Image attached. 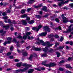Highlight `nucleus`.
I'll return each instance as SVG.
<instances>
[{
    "mask_svg": "<svg viewBox=\"0 0 73 73\" xmlns=\"http://www.w3.org/2000/svg\"><path fill=\"white\" fill-rule=\"evenodd\" d=\"M69 1H70V0H67L65 2H64L63 1L62 2H60L58 4L59 6L60 7H61L62 4V5H64L65 4H67L68 3H69Z\"/></svg>",
    "mask_w": 73,
    "mask_h": 73,
    "instance_id": "obj_10",
    "label": "nucleus"
},
{
    "mask_svg": "<svg viewBox=\"0 0 73 73\" xmlns=\"http://www.w3.org/2000/svg\"><path fill=\"white\" fill-rule=\"evenodd\" d=\"M28 69V67H26L25 68H24L23 69H21V72H25V70H27Z\"/></svg>",
    "mask_w": 73,
    "mask_h": 73,
    "instance_id": "obj_20",
    "label": "nucleus"
},
{
    "mask_svg": "<svg viewBox=\"0 0 73 73\" xmlns=\"http://www.w3.org/2000/svg\"><path fill=\"white\" fill-rule=\"evenodd\" d=\"M46 63V61H44L43 62L42 64V65H44L45 66H47V67H49V68H50V67H51V66H54L55 65H56V64L54 63H51L49 64H47Z\"/></svg>",
    "mask_w": 73,
    "mask_h": 73,
    "instance_id": "obj_4",
    "label": "nucleus"
},
{
    "mask_svg": "<svg viewBox=\"0 0 73 73\" xmlns=\"http://www.w3.org/2000/svg\"><path fill=\"white\" fill-rule=\"evenodd\" d=\"M8 22L9 24H11L12 23V22H11V21L10 20L8 19Z\"/></svg>",
    "mask_w": 73,
    "mask_h": 73,
    "instance_id": "obj_43",
    "label": "nucleus"
},
{
    "mask_svg": "<svg viewBox=\"0 0 73 73\" xmlns=\"http://www.w3.org/2000/svg\"><path fill=\"white\" fill-rule=\"evenodd\" d=\"M59 45V44L58 43H56L55 45V46L56 47L57 46V45Z\"/></svg>",
    "mask_w": 73,
    "mask_h": 73,
    "instance_id": "obj_44",
    "label": "nucleus"
},
{
    "mask_svg": "<svg viewBox=\"0 0 73 73\" xmlns=\"http://www.w3.org/2000/svg\"><path fill=\"white\" fill-rule=\"evenodd\" d=\"M13 24H16V23H17L16 22H15V21H13Z\"/></svg>",
    "mask_w": 73,
    "mask_h": 73,
    "instance_id": "obj_62",
    "label": "nucleus"
},
{
    "mask_svg": "<svg viewBox=\"0 0 73 73\" xmlns=\"http://www.w3.org/2000/svg\"><path fill=\"white\" fill-rule=\"evenodd\" d=\"M16 72H21V69L19 70H16Z\"/></svg>",
    "mask_w": 73,
    "mask_h": 73,
    "instance_id": "obj_51",
    "label": "nucleus"
},
{
    "mask_svg": "<svg viewBox=\"0 0 73 73\" xmlns=\"http://www.w3.org/2000/svg\"><path fill=\"white\" fill-rule=\"evenodd\" d=\"M48 37L49 38H50V37H53V35H48Z\"/></svg>",
    "mask_w": 73,
    "mask_h": 73,
    "instance_id": "obj_33",
    "label": "nucleus"
},
{
    "mask_svg": "<svg viewBox=\"0 0 73 73\" xmlns=\"http://www.w3.org/2000/svg\"><path fill=\"white\" fill-rule=\"evenodd\" d=\"M35 69L36 70H37L38 71H41V70L39 69L38 68H35Z\"/></svg>",
    "mask_w": 73,
    "mask_h": 73,
    "instance_id": "obj_40",
    "label": "nucleus"
},
{
    "mask_svg": "<svg viewBox=\"0 0 73 73\" xmlns=\"http://www.w3.org/2000/svg\"><path fill=\"white\" fill-rule=\"evenodd\" d=\"M7 32L6 31H4L3 30H0V33H1V36H3V35L6 33Z\"/></svg>",
    "mask_w": 73,
    "mask_h": 73,
    "instance_id": "obj_17",
    "label": "nucleus"
},
{
    "mask_svg": "<svg viewBox=\"0 0 73 73\" xmlns=\"http://www.w3.org/2000/svg\"><path fill=\"white\" fill-rule=\"evenodd\" d=\"M36 56L37 55H36V54L35 53H34L33 55H31L29 58V60H30V61H32V59L33 58V56L34 57H36Z\"/></svg>",
    "mask_w": 73,
    "mask_h": 73,
    "instance_id": "obj_13",
    "label": "nucleus"
},
{
    "mask_svg": "<svg viewBox=\"0 0 73 73\" xmlns=\"http://www.w3.org/2000/svg\"><path fill=\"white\" fill-rule=\"evenodd\" d=\"M9 57L10 58V59H12L13 58V56H9Z\"/></svg>",
    "mask_w": 73,
    "mask_h": 73,
    "instance_id": "obj_47",
    "label": "nucleus"
},
{
    "mask_svg": "<svg viewBox=\"0 0 73 73\" xmlns=\"http://www.w3.org/2000/svg\"><path fill=\"white\" fill-rule=\"evenodd\" d=\"M42 26L41 24H40L37 27H33V30H34V31H36V32H38V31H39V29H41Z\"/></svg>",
    "mask_w": 73,
    "mask_h": 73,
    "instance_id": "obj_7",
    "label": "nucleus"
},
{
    "mask_svg": "<svg viewBox=\"0 0 73 73\" xmlns=\"http://www.w3.org/2000/svg\"><path fill=\"white\" fill-rule=\"evenodd\" d=\"M66 49H69V46H66Z\"/></svg>",
    "mask_w": 73,
    "mask_h": 73,
    "instance_id": "obj_63",
    "label": "nucleus"
},
{
    "mask_svg": "<svg viewBox=\"0 0 73 73\" xmlns=\"http://www.w3.org/2000/svg\"><path fill=\"white\" fill-rule=\"evenodd\" d=\"M31 8H29L27 9V12H29L30 11H31Z\"/></svg>",
    "mask_w": 73,
    "mask_h": 73,
    "instance_id": "obj_37",
    "label": "nucleus"
},
{
    "mask_svg": "<svg viewBox=\"0 0 73 73\" xmlns=\"http://www.w3.org/2000/svg\"><path fill=\"white\" fill-rule=\"evenodd\" d=\"M31 33L30 32H26L25 33L26 35L27 36H29L30 34Z\"/></svg>",
    "mask_w": 73,
    "mask_h": 73,
    "instance_id": "obj_26",
    "label": "nucleus"
},
{
    "mask_svg": "<svg viewBox=\"0 0 73 73\" xmlns=\"http://www.w3.org/2000/svg\"><path fill=\"white\" fill-rule=\"evenodd\" d=\"M56 54L57 55V57H59L60 56V53H59L58 52H57L56 53Z\"/></svg>",
    "mask_w": 73,
    "mask_h": 73,
    "instance_id": "obj_29",
    "label": "nucleus"
},
{
    "mask_svg": "<svg viewBox=\"0 0 73 73\" xmlns=\"http://www.w3.org/2000/svg\"><path fill=\"white\" fill-rule=\"evenodd\" d=\"M27 17V14L22 15L21 16V17H22V18H24V17Z\"/></svg>",
    "mask_w": 73,
    "mask_h": 73,
    "instance_id": "obj_28",
    "label": "nucleus"
},
{
    "mask_svg": "<svg viewBox=\"0 0 73 73\" xmlns=\"http://www.w3.org/2000/svg\"><path fill=\"white\" fill-rule=\"evenodd\" d=\"M33 50H35L36 51H41V48H36L34 46L33 47Z\"/></svg>",
    "mask_w": 73,
    "mask_h": 73,
    "instance_id": "obj_14",
    "label": "nucleus"
},
{
    "mask_svg": "<svg viewBox=\"0 0 73 73\" xmlns=\"http://www.w3.org/2000/svg\"><path fill=\"white\" fill-rule=\"evenodd\" d=\"M13 47L12 46L10 47V50H13Z\"/></svg>",
    "mask_w": 73,
    "mask_h": 73,
    "instance_id": "obj_46",
    "label": "nucleus"
},
{
    "mask_svg": "<svg viewBox=\"0 0 73 73\" xmlns=\"http://www.w3.org/2000/svg\"><path fill=\"white\" fill-rule=\"evenodd\" d=\"M7 41H6L3 43V45H6L7 44H11V40H12V38L10 37H9L7 38Z\"/></svg>",
    "mask_w": 73,
    "mask_h": 73,
    "instance_id": "obj_9",
    "label": "nucleus"
},
{
    "mask_svg": "<svg viewBox=\"0 0 73 73\" xmlns=\"http://www.w3.org/2000/svg\"><path fill=\"white\" fill-rule=\"evenodd\" d=\"M31 48V47H30V46H29L26 47V49L27 50H28V49H29V48Z\"/></svg>",
    "mask_w": 73,
    "mask_h": 73,
    "instance_id": "obj_56",
    "label": "nucleus"
},
{
    "mask_svg": "<svg viewBox=\"0 0 73 73\" xmlns=\"http://www.w3.org/2000/svg\"><path fill=\"white\" fill-rule=\"evenodd\" d=\"M17 0H14V4H13V6H15V3H16V2H15V1H17Z\"/></svg>",
    "mask_w": 73,
    "mask_h": 73,
    "instance_id": "obj_52",
    "label": "nucleus"
},
{
    "mask_svg": "<svg viewBox=\"0 0 73 73\" xmlns=\"http://www.w3.org/2000/svg\"><path fill=\"white\" fill-rule=\"evenodd\" d=\"M70 45H73V42L72 41L70 42Z\"/></svg>",
    "mask_w": 73,
    "mask_h": 73,
    "instance_id": "obj_54",
    "label": "nucleus"
},
{
    "mask_svg": "<svg viewBox=\"0 0 73 73\" xmlns=\"http://www.w3.org/2000/svg\"><path fill=\"white\" fill-rule=\"evenodd\" d=\"M30 19H31L30 17H27L26 19L25 20H22V22L23 25H27V23H28L30 24H33L35 23L34 21L31 20V21H29L30 20Z\"/></svg>",
    "mask_w": 73,
    "mask_h": 73,
    "instance_id": "obj_2",
    "label": "nucleus"
},
{
    "mask_svg": "<svg viewBox=\"0 0 73 73\" xmlns=\"http://www.w3.org/2000/svg\"><path fill=\"white\" fill-rule=\"evenodd\" d=\"M41 69L42 70H45V68L44 67H42L41 68Z\"/></svg>",
    "mask_w": 73,
    "mask_h": 73,
    "instance_id": "obj_49",
    "label": "nucleus"
},
{
    "mask_svg": "<svg viewBox=\"0 0 73 73\" xmlns=\"http://www.w3.org/2000/svg\"><path fill=\"white\" fill-rule=\"evenodd\" d=\"M22 65L23 66H25L26 68H29L32 67V65H29L27 64H22L21 62L17 63L16 64V65L17 67H20Z\"/></svg>",
    "mask_w": 73,
    "mask_h": 73,
    "instance_id": "obj_3",
    "label": "nucleus"
},
{
    "mask_svg": "<svg viewBox=\"0 0 73 73\" xmlns=\"http://www.w3.org/2000/svg\"><path fill=\"white\" fill-rule=\"evenodd\" d=\"M43 29L44 31H46L48 32H50V29L48 27L45 26L44 27Z\"/></svg>",
    "mask_w": 73,
    "mask_h": 73,
    "instance_id": "obj_16",
    "label": "nucleus"
},
{
    "mask_svg": "<svg viewBox=\"0 0 73 73\" xmlns=\"http://www.w3.org/2000/svg\"><path fill=\"white\" fill-rule=\"evenodd\" d=\"M56 38H58L59 36H58V35H56L54 36Z\"/></svg>",
    "mask_w": 73,
    "mask_h": 73,
    "instance_id": "obj_48",
    "label": "nucleus"
},
{
    "mask_svg": "<svg viewBox=\"0 0 73 73\" xmlns=\"http://www.w3.org/2000/svg\"><path fill=\"white\" fill-rule=\"evenodd\" d=\"M47 56L46 54H43L42 55H41L42 57H46Z\"/></svg>",
    "mask_w": 73,
    "mask_h": 73,
    "instance_id": "obj_35",
    "label": "nucleus"
},
{
    "mask_svg": "<svg viewBox=\"0 0 73 73\" xmlns=\"http://www.w3.org/2000/svg\"><path fill=\"white\" fill-rule=\"evenodd\" d=\"M2 15L3 16H6V15H7V14L5 13L4 12L2 13Z\"/></svg>",
    "mask_w": 73,
    "mask_h": 73,
    "instance_id": "obj_45",
    "label": "nucleus"
},
{
    "mask_svg": "<svg viewBox=\"0 0 73 73\" xmlns=\"http://www.w3.org/2000/svg\"><path fill=\"white\" fill-rule=\"evenodd\" d=\"M3 50H4V47H2L1 49H0V53H2L3 52Z\"/></svg>",
    "mask_w": 73,
    "mask_h": 73,
    "instance_id": "obj_24",
    "label": "nucleus"
},
{
    "mask_svg": "<svg viewBox=\"0 0 73 73\" xmlns=\"http://www.w3.org/2000/svg\"><path fill=\"white\" fill-rule=\"evenodd\" d=\"M53 7H55V8H56V7H57V5H56V4L53 5Z\"/></svg>",
    "mask_w": 73,
    "mask_h": 73,
    "instance_id": "obj_55",
    "label": "nucleus"
},
{
    "mask_svg": "<svg viewBox=\"0 0 73 73\" xmlns=\"http://www.w3.org/2000/svg\"><path fill=\"white\" fill-rule=\"evenodd\" d=\"M47 7L46 6H43V7L42 8V10L43 11H44L45 12H47Z\"/></svg>",
    "mask_w": 73,
    "mask_h": 73,
    "instance_id": "obj_19",
    "label": "nucleus"
},
{
    "mask_svg": "<svg viewBox=\"0 0 73 73\" xmlns=\"http://www.w3.org/2000/svg\"><path fill=\"white\" fill-rule=\"evenodd\" d=\"M50 27H52L53 25V23H52V22H51L50 23Z\"/></svg>",
    "mask_w": 73,
    "mask_h": 73,
    "instance_id": "obj_59",
    "label": "nucleus"
},
{
    "mask_svg": "<svg viewBox=\"0 0 73 73\" xmlns=\"http://www.w3.org/2000/svg\"><path fill=\"white\" fill-rule=\"evenodd\" d=\"M34 69H30L28 71V73H32L33 72Z\"/></svg>",
    "mask_w": 73,
    "mask_h": 73,
    "instance_id": "obj_21",
    "label": "nucleus"
},
{
    "mask_svg": "<svg viewBox=\"0 0 73 73\" xmlns=\"http://www.w3.org/2000/svg\"><path fill=\"white\" fill-rule=\"evenodd\" d=\"M64 47V46H60L59 48H57L56 50H59V49H63Z\"/></svg>",
    "mask_w": 73,
    "mask_h": 73,
    "instance_id": "obj_27",
    "label": "nucleus"
},
{
    "mask_svg": "<svg viewBox=\"0 0 73 73\" xmlns=\"http://www.w3.org/2000/svg\"><path fill=\"white\" fill-rule=\"evenodd\" d=\"M64 70V69L62 68H60L58 69V70H60V71H63Z\"/></svg>",
    "mask_w": 73,
    "mask_h": 73,
    "instance_id": "obj_32",
    "label": "nucleus"
},
{
    "mask_svg": "<svg viewBox=\"0 0 73 73\" xmlns=\"http://www.w3.org/2000/svg\"><path fill=\"white\" fill-rule=\"evenodd\" d=\"M17 38H21L22 40H23V39L24 40H26V39H27V36L24 35L23 36V37H22V36L20 35H19L18 36Z\"/></svg>",
    "mask_w": 73,
    "mask_h": 73,
    "instance_id": "obj_12",
    "label": "nucleus"
},
{
    "mask_svg": "<svg viewBox=\"0 0 73 73\" xmlns=\"http://www.w3.org/2000/svg\"><path fill=\"white\" fill-rule=\"evenodd\" d=\"M17 50L18 53H22V54L24 56H28V53L25 50L20 51L19 49H17Z\"/></svg>",
    "mask_w": 73,
    "mask_h": 73,
    "instance_id": "obj_5",
    "label": "nucleus"
},
{
    "mask_svg": "<svg viewBox=\"0 0 73 73\" xmlns=\"http://www.w3.org/2000/svg\"><path fill=\"white\" fill-rule=\"evenodd\" d=\"M58 29H59V30H61V27L60 26H59L58 27Z\"/></svg>",
    "mask_w": 73,
    "mask_h": 73,
    "instance_id": "obj_61",
    "label": "nucleus"
},
{
    "mask_svg": "<svg viewBox=\"0 0 73 73\" xmlns=\"http://www.w3.org/2000/svg\"><path fill=\"white\" fill-rule=\"evenodd\" d=\"M70 5L72 7H73V3H71L70 4Z\"/></svg>",
    "mask_w": 73,
    "mask_h": 73,
    "instance_id": "obj_60",
    "label": "nucleus"
},
{
    "mask_svg": "<svg viewBox=\"0 0 73 73\" xmlns=\"http://www.w3.org/2000/svg\"><path fill=\"white\" fill-rule=\"evenodd\" d=\"M65 62V61L64 60H62L59 62V64H62L63 63H64Z\"/></svg>",
    "mask_w": 73,
    "mask_h": 73,
    "instance_id": "obj_36",
    "label": "nucleus"
},
{
    "mask_svg": "<svg viewBox=\"0 0 73 73\" xmlns=\"http://www.w3.org/2000/svg\"><path fill=\"white\" fill-rule=\"evenodd\" d=\"M70 23H73V20H71L70 21Z\"/></svg>",
    "mask_w": 73,
    "mask_h": 73,
    "instance_id": "obj_64",
    "label": "nucleus"
},
{
    "mask_svg": "<svg viewBox=\"0 0 73 73\" xmlns=\"http://www.w3.org/2000/svg\"><path fill=\"white\" fill-rule=\"evenodd\" d=\"M37 40L38 42H37L35 43L36 44H38V45H40V43H42V45L43 46H46V47H45V48H43V51L44 53L46 52H52L53 51V49H48V48H50L51 46L53 45V44H50V43L49 42H47L46 43H44V41L42 40H40L39 38H38Z\"/></svg>",
    "mask_w": 73,
    "mask_h": 73,
    "instance_id": "obj_1",
    "label": "nucleus"
},
{
    "mask_svg": "<svg viewBox=\"0 0 73 73\" xmlns=\"http://www.w3.org/2000/svg\"><path fill=\"white\" fill-rule=\"evenodd\" d=\"M13 41H14V42H15L16 44H17V46H18V47H20V46L19 45V42H16V40L15 38L13 39Z\"/></svg>",
    "mask_w": 73,
    "mask_h": 73,
    "instance_id": "obj_18",
    "label": "nucleus"
},
{
    "mask_svg": "<svg viewBox=\"0 0 73 73\" xmlns=\"http://www.w3.org/2000/svg\"><path fill=\"white\" fill-rule=\"evenodd\" d=\"M33 1L34 0H30L28 2L27 4H32Z\"/></svg>",
    "mask_w": 73,
    "mask_h": 73,
    "instance_id": "obj_30",
    "label": "nucleus"
},
{
    "mask_svg": "<svg viewBox=\"0 0 73 73\" xmlns=\"http://www.w3.org/2000/svg\"><path fill=\"white\" fill-rule=\"evenodd\" d=\"M11 54V52H9L7 54V56H10Z\"/></svg>",
    "mask_w": 73,
    "mask_h": 73,
    "instance_id": "obj_42",
    "label": "nucleus"
},
{
    "mask_svg": "<svg viewBox=\"0 0 73 73\" xmlns=\"http://www.w3.org/2000/svg\"><path fill=\"white\" fill-rule=\"evenodd\" d=\"M33 7H34V8H40V7H42V5L41 4H40L39 5H34L33 6Z\"/></svg>",
    "mask_w": 73,
    "mask_h": 73,
    "instance_id": "obj_22",
    "label": "nucleus"
},
{
    "mask_svg": "<svg viewBox=\"0 0 73 73\" xmlns=\"http://www.w3.org/2000/svg\"><path fill=\"white\" fill-rule=\"evenodd\" d=\"M64 40V38L62 37H61L60 38V41H62Z\"/></svg>",
    "mask_w": 73,
    "mask_h": 73,
    "instance_id": "obj_41",
    "label": "nucleus"
},
{
    "mask_svg": "<svg viewBox=\"0 0 73 73\" xmlns=\"http://www.w3.org/2000/svg\"><path fill=\"white\" fill-rule=\"evenodd\" d=\"M26 29L27 31H29V27H26Z\"/></svg>",
    "mask_w": 73,
    "mask_h": 73,
    "instance_id": "obj_53",
    "label": "nucleus"
},
{
    "mask_svg": "<svg viewBox=\"0 0 73 73\" xmlns=\"http://www.w3.org/2000/svg\"><path fill=\"white\" fill-rule=\"evenodd\" d=\"M66 68H69V69H72V67L70 66V65L69 64H67L66 65Z\"/></svg>",
    "mask_w": 73,
    "mask_h": 73,
    "instance_id": "obj_23",
    "label": "nucleus"
},
{
    "mask_svg": "<svg viewBox=\"0 0 73 73\" xmlns=\"http://www.w3.org/2000/svg\"><path fill=\"white\" fill-rule=\"evenodd\" d=\"M36 18H37V19H40L41 17L40 15H36Z\"/></svg>",
    "mask_w": 73,
    "mask_h": 73,
    "instance_id": "obj_31",
    "label": "nucleus"
},
{
    "mask_svg": "<svg viewBox=\"0 0 73 73\" xmlns=\"http://www.w3.org/2000/svg\"><path fill=\"white\" fill-rule=\"evenodd\" d=\"M19 60L18 59H16L15 60V62H19Z\"/></svg>",
    "mask_w": 73,
    "mask_h": 73,
    "instance_id": "obj_58",
    "label": "nucleus"
},
{
    "mask_svg": "<svg viewBox=\"0 0 73 73\" xmlns=\"http://www.w3.org/2000/svg\"><path fill=\"white\" fill-rule=\"evenodd\" d=\"M3 18L4 20H6V19H7L8 18V17H3Z\"/></svg>",
    "mask_w": 73,
    "mask_h": 73,
    "instance_id": "obj_39",
    "label": "nucleus"
},
{
    "mask_svg": "<svg viewBox=\"0 0 73 73\" xmlns=\"http://www.w3.org/2000/svg\"><path fill=\"white\" fill-rule=\"evenodd\" d=\"M47 35V32H45L39 34V36H45Z\"/></svg>",
    "mask_w": 73,
    "mask_h": 73,
    "instance_id": "obj_15",
    "label": "nucleus"
},
{
    "mask_svg": "<svg viewBox=\"0 0 73 73\" xmlns=\"http://www.w3.org/2000/svg\"><path fill=\"white\" fill-rule=\"evenodd\" d=\"M55 21L57 22V23H59L60 21V20L58 19V18H56L55 19Z\"/></svg>",
    "mask_w": 73,
    "mask_h": 73,
    "instance_id": "obj_34",
    "label": "nucleus"
},
{
    "mask_svg": "<svg viewBox=\"0 0 73 73\" xmlns=\"http://www.w3.org/2000/svg\"><path fill=\"white\" fill-rule=\"evenodd\" d=\"M65 16V14H62L61 15V17H62V19L63 20V23H68V19H66L65 17H64Z\"/></svg>",
    "mask_w": 73,
    "mask_h": 73,
    "instance_id": "obj_11",
    "label": "nucleus"
},
{
    "mask_svg": "<svg viewBox=\"0 0 73 73\" xmlns=\"http://www.w3.org/2000/svg\"><path fill=\"white\" fill-rule=\"evenodd\" d=\"M0 26L3 27V28H5L6 29H8L9 27V26L8 25H3V22L2 21H0Z\"/></svg>",
    "mask_w": 73,
    "mask_h": 73,
    "instance_id": "obj_8",
    "label": "nucleus"
},
{
    "mask_svg": "<svg viewBox=\"0 0 73 73\" xmlns=\"http://www.w3.org/2000/svg\"><path fill=\"white\" fill-rule=\"evenodd\" d=\"M72 27V25H70L68 27V29L67 30V31H63V33H69V32H71L72 31H73V27L71 29Z\"/></svg>",
    "mask_w": 73,
    "mask_h": 73,
    "instance_id": "obj_6",
    "label": "nucleus"
},
{
    "mask_svg": "<svg viewBox=\"0 0 73 73\" xmlns=\"http://www.w3.org/2000/svg\"><path fill=\"white\" fill-rule=\"evenodd\" d=\"M6 12H7V13H10L11 12V11L9 10H8L6 11Z\"/></svg>",
    "mask_w": 73,
    "mask_h": 73,
    "instance_id": "obj_50",
    "label": "nucleus"
},
{
    "mask_svg": "<svg viewBox=\"0 0 73 73\" xmlns=\"http://www.w3.org/2000/svg\"><path fill=\"white\" fill-rule=\"evenodd\" d=\"M66 44H70V42H66Z\"/></svg>",
    "mask_w": 73,
    "mask_h": 73,
    "instance_id": "obj_57",
    "label": "nucleus"
},
{
    "mask_svg": "<svg viewBox=\"0 0 73 73\" xmlns=\"http://www.w3.org/2000/svg\"><path fill=\"white\" fill-rule=\"evenodd\" d=\"M26 11V10L25 9H23L21 10V13L23 14V13H24Z\"/></svg>",
    "mask_w": 73,
    "mask_h": 73,
    "instance_id": "obj_25",
    "label": "nucleus"
},
{
    "mask_svg": "<svg viewBox=\"0 0 73 73\" xmlns=\"http://www.w3.org/2000/svg\"><path fill=\"white\" fill-rule=\"evenodd\" d=\"M63 9H66V10H68V8L67 7H63Z\"/></svg>",
    "mask_w": 73,
    "mask_h": 73,
    "instance_id": "obj_38",
    "label": "nucleus"
}]
</instances>
